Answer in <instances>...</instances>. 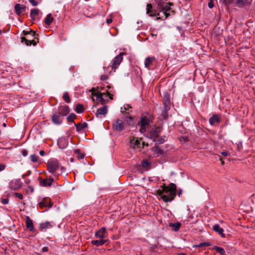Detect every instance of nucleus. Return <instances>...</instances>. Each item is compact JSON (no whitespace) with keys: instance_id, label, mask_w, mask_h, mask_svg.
Listing matches in <instances>:
<instances>
[{"instance_id":"6e6d98bb","label":"nucleus","mask_w":255,"mask_h":255,"mask_svg":"<svg viewBox=\"0 0 255 255\" xmlns=\"http://www.w3.org/2000/svg\"><path fill=\"white\" fill-rule=\"evenodd\" d=\"M5 165L3 164H0V172L3 170L5 168Z\"/></svg>"},{"instance_id":"6ab92c4d","label":"nucleus","mask_w":255,"mask_h":255,"mask_svg":"<svg viewBox=\"0 0 255 255\" xmlns=\"http://www.w3.org/2000/svg\"><path fill=\"white\" fill-rule=\"evenodd\" d=\"M252 0H235L234 3L239 7H242L244 5L250 3Z\"/></svg>"},{"instance_id":"680f3d73","label":"nucleus","mask_w":255,"mask_h":255,"mask_svg":"<svg viewBox=\"0 0 255 255\" xmlns=\"http://www.w3.org/2000/svg\"><path fill=\"white\" fill-rule=\"evenodd\" d=\"M39 154L41 156H43L45 154V152L44 150H40L39 152Z\"/></svg>"},{"instance_id":"ea45409f","label":"nucleus","mask_w":255,"mask_h":255,"mask_svg":"<svg viewBox=\"0 0 255 255\" xmlns=\"http://www.w3.org/2000/svg\"><path fill=\"white\" fill-rule=\"evenodd\" d=\"M131 108V107L129 105H126L124 106L123 108H121V112L122 113H126L127 111H128L129 109Z\"/></svg>"},{"instance_id":"37998d69","label":"nucleus","mask_w":255,"mask_h":255,"mask_svg":"<svg viewBox=\"0 0 255 255\" xmlns=\"http://www.w3.org/2000/svg\"><path fill=\"white\" fill-rule=\"evenodd\" d=\"M210 244L209 243H202L196 246L197 247H209Z\"/></svg>"},{"instance_id":"9d476101","label":"nucleus","mask_w":255,"mask_h":255,"mask_svg":"<svg viewBox=\"0 0 255 255\" xmlns=\"http://www.w3.org/2000/svg\"><path fill=\"white\" fill-rule=\"evenodd\" d=\"M108 112V107L104 106L103 107L99 108L97 110L95 113L96 116L97 118H101L102 116H105Z\"/></svg>"},{"instance_id":"a211bd4d","label":"nucleus","mask_w":255,"mask_h":255,"mask_svg":"<svg viewBox=\"0 0 255 255\" xmlns=\"http://www.w3.org/2000/svg\"><path fill=\"white\" fill-rule=\"evenodd\" d=\"M106 233V229L105 228L103 227L99 231L95 233V236L96 238H99L103 239L105 238V234Z\"/></svg>"},{"instance_id":"f3484780","label":"nucleus","mask_w":255,"mask_h":255,"mask_svg":"<svg viewBox=\"0 0 255 255\" xmlns=\"http://www.w3.org/2000/svg\"><path fill=\"white\" fill-rule=\"evenodd\" d=\"M14 9L16 14L18 15L23 13L25 11V7L20 4H16L14 6Z\"/></svg>"},{"instance_id":"bb28decb","label":"nucleus","mask_w":255,"mask_h":255,"mask_svg":"<svg viewBox=\"0 0 255 255\" xmlns=\"http://www.w3.org/2000/svg\"><path fill=\"white\" fill-rule=\"evenodd\" d=\"M53 21V18L50 13L48 14L44 19V22L47 25H49Z\"/></svg>"},{"instance_id":"4be33fe9","label":"nucleus","mask_w":255,"mask_h":255,"mask_svg":"<svg viewBox=\"0 0 255 255\" xmlns=\"http://www.w3.org/2000/svg\"><path fill=\"white\" fill-rule=\"evenodd\" d=\"M92 95L93 96L97 97V98L100 99L102 101H103L104 100L102 96L104 94H105V93H102L100 92L99 91H97L94 88H93L92 89Z\"/></svg>"},{"instance_id":"6e6552de","label":"nucleus","mask_w":255,"mask_h":255,"mask_svg":"<svg viewBox=\"0 0 255 255\" xmlns=\"http://www.w3.org/2000/svg\"><path fill=\"white\" fill-rule=\"evenodd\" d=\"M140 140L141 139H138L137 137L133 136L130 137L129 139L130 147L133 149L139 148L140 145Z\"/></svg>"},{"instance_id":"7c9ffc66","label":"nucleus","mask_w":255,"mask_h":255,"mask_svg":"<svg viewBox=\"0 0 255 255\" xmlns=\"http://www.w3.org/2000/svg\"><path fill=\"white\" fill-rule=\"evenodd\" d=\"M152 150L154 151V153L156 154V156H158L164 153V151L157 146L153 147Z\"/></svg>"},{"instance_id":"3c124183","label":"nucleus","mask_w":255,"mask_h":255,"mask_svg":"<svg viewBox=\"0 0 255 255\" xmlns=\"http://www.w3.org/2000/svg\"><path fill=\"white\" fill-rule=\"evenodd\" d=\"M29 1L31 3L33 6H36L38 4L37 2L35 0H29Z\"/></svg>"},{"instance_id":"f03ea898","label":"nucleus","mask_w":255,"mask_h":255,"mask_svg":"<svg viewBox=\"0 0 255 255\" xmlns=\"http://www.w3.org/2000/svg\"><path fill=\"white\" fill-rule=\"evenodd\" d=\"M157 9L163 13L166 18L170 15V12L174 13V11L172 10L170 7V6L173 4L172 3H167L162 0H157Z\"/></svg>"},{"instance_id":"9b49d317","label":"nucleus","mask_w":255,"mask_h":255,"mask_svg":"<svg viewBox=\"0 0 255 255\" xmlns=\"http://www.w3.org/2000/svg\"><path fill=\"white\" fill-rule=\"evenodd\" d=\"M146 13L148 14L149 16L159 15V13H158L156 10L152 9V5L150 3H148L146 5Z\"/></svg>"},{"instance_id":"bf43d9fd","label":"nucleus","mask_w":255,"mask_h":255,"mask_svg":"<svg viewBox=\"0 0 255 255\" xmlns=\"http://www.w3.org/2000/svg\"><path fill=\"white\" fill-rule=\"evenodd\" d=\"M62 141H64L65 142H66V141L65 139H60L58 140V144L60 145V142H62Z\"/></svg>"},{"instance_id":"13d9d810","label":"nucleus","mask_w":255,"mask_h":255,"mask_svg":"<svg viewBox=\"0 0 255 255\" xmlns=\"http://www.w3.org/2000/svg\"><path fill=\"white\" fill-rule=\"evenodd\" d=\"M222 155L225 156H227L228 155V152L226 151H223L221 153Z\"/></svg>"},{"instance_id":"c756f323","label":"nucleus","mask_w":255,"mask_h":255,"mask_svg":"<svg viewBox=\"0 0 255 255\" xmlns=\"http://www.w3.org/2000/svg\"><path fill=\"white\" fill-rule=\"evenodd\" d=\"M169 226L172 228L174 231H178L181 226V224L179 223H170Z\"/></svg>"},{"instance_id":"603ef678","label":"nucleus","mask_w":255,"mask_h":255,"mask_svg":"<svg viewBox=\"0 0 255 255\" xmlns=\"http://www.w3.org/2000/svg\"><path fill=\"white\" fill-rule=\"evenodd\" d=\"M108 79V76L107 75H103L101 77V80H102V81L106 80Z\"/></svg>"},{"instance_id":"052dcab7","label":"nucleus","mask_w":255,"mask_h":255,"mask_svg":"<svg viewBox=\"0 0 255 255\" xmlns=\"http://www.w3.org/2000/svg\"><path fill=\"white\" fill-rule=\"evenodd\" d=\"M42 252H48V248L46 247H43L42 249Z\"/></svg>"},{"instance_id":"4d7b16f0","label":"nucleus","mask_w":255,"mask_h":255,"mask_svg":"<svg viewBox=\"0 0 255 255\" xmlns=\"http://www.w3.org/2000/svg\"><path fill=\"white\" fill-rule=\"evenodd\" d=\"M21 153H22V154L23 155V156H26L28 154L27 151L25 149H23L22 150Z\"/></svg>"},{"instance_id":"0e129e2a","label":"nucleus","mask_w":255,"mask_h":255,"mask_svg":"<svg viewBox=\"0 0 255 255\" xmlns=\"http://www.w3.org/2000/svg\"><path fill=\"white\" fill-rule=\"evenodd\" d=\"M106 94H107V95L110 96V98L111 99H113V98H112V96H112V95H111L109 92H106Z\"/></svg>"},{"instance_id":"4c0bfd02","label":"nucleus","mask_w":255,"mask_h":255,"mask_svg":"<svg viewBox=\"0 0 255 255\" xmlns=\"http://www.w3.org/2000/svg\"><path fill=\"white\" fill-rule=\"evenodd\" d=\"M76 118L75 114L72 113L67 117V121L69 122L74 123V119Z\"/></svg>"},{"instance_id":"c03bdc74","label":"nucleus","mask_w":255,"mask_h":255,"mask_svg":"<svg viewBox=\"0 0 255 255\" xmlns=\"http://www.w3.org/2000/svg\"><path fill=\"white\" fill-rule=\"evenodd\" d=\"M31 161L36 162L38 160V158L34 154H32L30 156Z\"/></svg>"},{"instance_id":"7ed1b4c3","label":"nucleus","mask_w":255,"mask_h":255,"mask_svg":"<svg viewBox=\"0 0 255 255\" xmlns=\"http://www.w3.org/2000/svg\"><path fill=\"white\" fill-rule=\"evenodd\" d=\"M152 121L150 117L146 116H142L140 120L138 122L137 125L140 127L139 131L143 133H144L147 128H148L150 123Z\"/></svg>"},{"instance_id":"ddd939ff","label":"nucleus","mask_w":255,"mask_h":255,"mask_svg":"<svg viewBox=\"0 0 255 255\" xmlns=\"http://www.w3.org/2000/svg\"><path fill=\"white\" fill-rule=\"evenodd\" d=\"M54 180L52 178H48L44 179H40V184L42 186H50Z\"/></svg>"},{"instance_id":"09e8293b","label":"nucleus","mask_w":255,"mask_h":255,"mask_svg":"<svg viewBox=\"0 0 255 255\" xmlns=\"http://www.w3.org/2000/svg\"><path fill=\"white\" fill-rule=\"evenodd\" d=\"M180 140H181V141H183L184 142L188 141V139L187 136H182L180 137Z\"/></svg>"},{"instance_id":"72a5a7b5","label":"nucleus","mask_w":255,"mask_h":255,"mask_svg":"<svg viewBox=\"0 0 255 255\" xmlns=\"http://www.w3.org/2000/svg\"><path fill=\"white\" fill-rule=\"evenodd\" d=\"M75 111L78 113H82L84 111V109L83 105L81 104L77 105Z\"/></svg>"},{"instance_id":"cd10ccee","label":"nucleus","mask_w":255,"mask_h":255,"mask_svg":"<svg viewBox=\"0 0 255 255\" xmlns=\"http://www.w3.org/2000/svg\"><path fill=\"white\" fill-rule=\"evenodd\" d=\"M170 108H166L165 107L163 108L161 114V116L163 119L166 120L168 119V111L170 110Z\"/></svg>"},{"instance_id":"393cba45","label":"nucleus","mask_w":255,"mask_h":255,"mask_svg":"<svg viewBox=\"0 0 255 255\" xmlns=\"http://www.w3.org/2000/svg\"><path fill=\"white\" fill-rule=\"evenodd\" d=\"M51 227L52 226L50 225L49 222H45L39 224V228L41 231H43V230L49 228Z\"/></svg>"},{"instance_id":"aec40b11","label":"nucleus","mask_w":255,"mask_h":255,"mask_svg":"<svg viewBox=\"0 0 255 255\" xmlns=\"http://www.w3.org/2000/svg\"><path fill=\"white\" fill-rule=\"evenodd\" d=\"M25 223L26 228L30 231L34 230V227L33 225L32 221L30 219L29 217L26 216L25 219Z\"/></svg>"},{"instance_id":"5701e85b","label":"nucleus","mask_w":255,"mask_h":255,"mask_svg":"<svg viewBox=\"0 0 255 255\" xmlns=\"http://www.w3.org/2000/svg\"><path fill=\"white\" fill-rule=\"evenodd\" d=\"M220 122V119L216 115H213L209 119V123L211 125H213L215 123H219Z\"/></svg>"},{"instance_id":"de8ad7c7","label":"nucleus","mask_w":255,"mask_h":255,"mask_svg":"<svg viewBox=\"0 0 255 255\" xmlns=\"http://www.w3.org/2000/svg\"><path fill=\"white\" fill-rule=\"evenodd\" d=\"M127 123L129 125H133V123L132 122V118L131 117H129L127 120Z\"/></svg>"},{"instance_id":"e2e57ef3","label":"nucleus","mask_w":255,"mask_h":255,"mask_svg":"<svg viewBox=\"0 0 255 255\" xmlns=\"http://www.w3.org/2000/svg\"><path fill=\"white\" fill-rule=\"evenodd\" d=\"M112 19H108L107 20V23L109 24H110L111 23H112Z\"/></svg>"},{"instance_id":"8fccbe9b","label":"nucleus","mask_w":255,"mask_h":255,"mask_svg":"<svg viewBox=\"0 0 255 255\" xmlns=\"http://www.w3.org/2000/svg\"><path fill=\"white\" fill-rule=\"evenodd\" d=\"M15 195L16 197L18 198L19 199H23V195L22 194L19 193H15Z\"/></svg>"},{"instance_id":"4468645a","label":"nucleus","mask_w":255,"mask_h":255,"mask_svg":"<svg viewBox=\"0 0 255 255\" xmlns=\"http://www.w3.org/2000/svg\"><path fill=\"white\" fill-rule=\"evenodd\" d=\"M161 131V129L160 127H155L150 130V135L151 137H157Z\"/></svg>"},{"instance_id":"49530a36","label":"nucleus","mask_w":255,"mask_h":255,"mask_svg":"<svg viewBox=\"0 0 255 255\" xmlns=\"http://www.w3.org/2000/svg\"><path fill=\"white\" fill-rule=\"evenodd\" d=\"M208 5L209 8H213L214 6L213 0H210V1H209V2L208 3Z\"/></svg>"},{"instance_id":"864d4df0","label":"nucleus","mask_w":255,"mask_h":255,"mask_svg":"<svg viewBox=\"0 0 255 255\" xmlns=\"http://www.w3.org/2000/svg\"><path fill=\"white\" fill-rule=\"evenodd\" d=\"M39 42V39L37 38V41H36L35 40H31V45H33V46H35L37 44V43Z\"/></svg>"},{"instance_id":"a878e982","label":"nucleus","mask_w":255,"mask_h":255,"mask_svg":"<svg viewBox=\"0 0 255 255\" xmlns=\"http://www.w3.org/2000/svg\"><path fill=\"white\" fill-rule=\"evenodd\" d=\"M39 10L37 8L32 9L30 11V17L32 20L35 19V17L38 15Z\"/></svg>"},{"instance_id":"b1692460","label":"nucleus","mask_w":255,"mask_h":255,"mask_svg":"<svg viewBox=\"0 0 255 255\" xmlns=\"http://www.w3.org/2000/svg\"><path fill=\"white\" fill-rule=\"evenodd\" d=\"M106 242V240H104L103 239H101L99 240H93L91 242V244L97 247H99L100 246L104 245Z\"/></svg>"},{"instance_id":"20e7f679","label":"nucleus","mask_w":255,"mask_h":255,"mask_svg":"<svg viewBox=\"0 0 255 255\" xmlns=\"http://www.w3.org/2000/svg\"><path fill=\"white\" fill-rule=\"evenodd\" d=\"M126 125L125 123L120 119L116 120L112 124L113 129L116 131H121L125 129Z\"/></svg>"},{"instance_id":"dca6fc26","label":"nucleus","mask_w":255,"mask_h":255,"mask_svg":"<svg viewBox=\"0 0 255 255\" xmlns=\"http://www.w3.org/2000/svg\"><path fill=\"white\" fill-rule=\"evenodd\" d=\"M52 122L57 125H59L62 123V120L60 119V115L59 113H55L51 118Z\"/></svg>"},{"instance_id":"5fc2aeb1","label":"nucleus","mask_w":255,"mask_h":255,"mask_svg":"<svg viewBox=\"0 0 255 255\" xmlns=\"http://www.w3.org/2000/svg\"><path fill=\"white\" fill-rule=\"evenodd\" d=\"M8 198H4V199H2V200H1V202L3 204H6L8 203Z\"/></svg>"},{"instance_id":"f704fd0d","label":"nucleus","mask_w":255,"mask_h":255,"mask_svg":"<svg viewBox=\"0 0 255 255\" xmlns=\"http://www.w3.org/2000/svg\"><path fill=\"white\" fill-rule=\"evenodd\" d=\"M214 249L219 253L221 255H224L225 254V250L222 248L215 246L214 247Z\"/></svg>"},{"instance_id":"69168bd1","label":"nucleus","mask_w":255,"mask_h":255,"mask_svg":"<svg viewBox=\"0 0 255 255\" xmlns=\"http://www.w3.org/2000/svg\"><path fill=\"white\" fill-rule=\"evenodd\" d=\"M182 194V190L181 189H179L178 192V196H180V195Z\"/></svg>"},{"instance_id":"e433bc0d","label":"nucleus","mask_w":255,"mask_h":255,"mask_svg":"<svg viewBox=\"0 0 255 255\" xmlns=\"http://www.w3.org/2000/svg\"><path fill=\"white\" fill-rule=\"evenodd\" d=\"M63 98L67 103L71 102V100L68 93H65L63 96Z\"/></svg>"},{"instance_id":"c85d7f7f","label":"nucleus","mask_w":255,"mask_h":255,"mask_svg":"<svg viewBox=\"0 0 255 255\" xmlns=\"http://www.w3.org/2000/svg\"><path fill=\"white\" fill-rule=\"evenodd\" d=\"M88 126V124L86 123H84L83 124L79 123L78 124L75 125V127L76 128V130L77 131H80L82 129L86 128Z\"/></svg>"},{"instance_id":"f8f14e48","label":"nucleus","mask_w":255,"mask_h":255,"mask_svg":"<svg viewBox=\"0 0 255 255\" xmlns=\"http://www.w3.org/2000/svg\"><path fill=\"white\" fill-rule=\"evenodd\" d=\"M39 207L42 209L44 207L51 208L52 206V203L50 202L49 198H44L39 204Z\"/></svg>"},{"instance_id":"2eb2a0df","label":"nucleus","mask_w":255,"mask_h":255,"mask_svg":"<svg viewBox=\"0 0 255 255\" xmlns=\"http://www.w3.org/2000/svg\"><path fill=\"white\" fill-rule=\"evenodd\" d=\"M70 112V109L68 106L61 107L59 108L58 113L62 116H65Z\"/></svg>"},{"instance_id":"0eeeda50","label":"nucleus","mask_w":255,"mask_h":255,"mask_svg":"<svg viewBox=\"0 0 255 255\" xmlns=\"http://www.w3.org/2000/svg\"><path fill=\"white\" fill-rule=\"evenodd\" d=\"M125 54V53L124 52H121L114 58L113 63L112 65L113 69H116L117 67L120 64L123 59V56Z\"/></svg>"},{"instance_id":"1a4fd4ad","label":"nucleus","mask_w":255,"mask_h":255,"mask_svg":"<svg viewBox=\"0 0 255 255\" xmlns=\"http://www.w3.org/2000/svg\"><path fill=\"white\" fill-rule=\"evenodd\" d=\"M162 102L164 107L166 108H170L171 102L170 95L167 92H164L163 93Z\"/></svg>"},{"instance_id":"a18cd8bd","label":"nucleus","mask_w":255,"mask_h":255,"mask_svg":"<svg viewBox=\"0 0 255 255\" xmlns=\"http://www.w3.org/2000/svg\"><path fill=\"white\" fill-rule=\"evenodd\" d=\"M141 164L143 167H146L149 165V162L147 160H143L142 161Z\"/></svg>"},{"instance_id":"c9c22d12","label":"nucleus","mask_w":255,"mask_h":255,"mask_svg":"<svg viewBox=\"0 0 255 255\" xmlns=\"http://www.w3.org/2000/svg\"><path fill=\"white\" fill-rule=\"evenodd\" d=\"M31 40H28L25 37H22L21 38V42L22 43L24 42L27 46H30L31 45Z\"/></svg>"},{"instance_id":"79ce46f5","label":"nucleus","mask_w":255,"mask_h":255,"mask_svg":"<svg viewBox=\"0 0 255 255\" xmlns=\"http://www.w3.org/2000/svg\"><path fill=\"white\" fill-rule=\"evenodd\" d=\"M221 1L225 4H229L234 3L235 0H221Z\"/></svg>"},{"instance_id":"338daca9","label":"nucleus","mask_w":255,"mask_h":255,"mask_svg":"<svg viewBox=\"0 0 255 255\" xmlns=\"http://www.w3.org/2000/svg\"><path fill=\"white\" fill-rule=\"evenodd\" d=\"M178 255H186L185 253H179Z\"/></svg>"},{"instance_id":"39448f33","label":"nucleus","mask_w":255,"mask_h":255,"mask_svg":"<svg viewBox=\"0 0 255 255\" xmlns=\"http://www.w3.org/2000/svg\"><path fill=\"white\" fill-rule=\"evenodd\" d=\"M47 170L54 173L59 167V164L57 160H52L47 163Z\"/></svg>"},{"instance_id":"a19ab883","label":"nucleus","mask_w":255,"mask_h":255,"mask_svg":"<svg viewBox=\"0 0 255 255\" xmlns=\"http://www.w3.org/2000/svg\"><path fill=\"white\" fill-rule=\"evenodd\" d=\"M154 141L156 142L157 144H162L164 142L165 140L164 137L161 136L158 138L157 139H155Z\"/></svg>"},{"instance_id":"58836bf2","label":"nucleus","mask_w":255,"mask_h":255,"mask_svg":"<svg viewBox=\"0 0 255 255\" xmlns=\"http://www.w3.org/2000/svg\"><path fill=\"white\" fill-rule=\"evenodd\" d=\"M74 151L75 153L78 154V158L79 159H82L84 158L85 155L83 153H81L79 149H75Z\"/></svg>"},{"instance_id":"774afa93","label":"nucleus","mask_w":255,"mask_h":255,"mask_svg":"<svg viewBox=\"0 0 255 255\" xmlns=\"http://www.w3.org/2000/svg\"><path fill=\"white\" fill-rule=\"evenodd\" d=\"M220 160L222 161V162H221L222 164L223 165L224 164V162L223 161H222V158H220Z\"/></svg>"},{"instance_id":"2f4dec72","label":"nucleus","mask_w":255,"mask_h":255,"mask_svg":"<svg viewBox=\"0 0 255 255\" xmlns=\"http://www.w3.org/2000/svg\"><path fill=\"white\" fill-rule=\"evenodd\" d=\"M154 58H151L149 57H147L145 59V62H144V65H145V67L148 68L149 67V66H150L151 64L152 63V62H153V61L154 60Z\"/></svg>"},{"instance_id":"423d86ee","label":"nucleus","mask_w":255,"mask_h":255,"mask_svg":"<svg viewBox=\"0 0 255 255\" xmlns=\"http://www.w3.org/2000/svg\"><path fill=\"white\" fill-rule=\"evenodd\" d=\"M22 183L19 179L11 180L9 183V187L13 190H17L21 187Z\"/></svg>"},{"instance_id":"f257e3e1","label":"nucleus","mask_w":255,"mask_h":255,"mask_svg":"<svg viewBox=\"0 0 255 255\" xmlns=\"http://www.w3.org/2000/svg\"><path fill=\"white\" fill-rule=\"evenodd\" d=\"M161 189L156 191V194L158 198L162 199L165 202H171L176 195V185L170 183L168 186L164 184L161 186Z\"/></svg>"},{"instance_id":"473e14b6","label":"nucleus","mask_w":255,"mask_h":255,"mask_svg":"<svg viewBox=\"0 0 255 255\" xmlns=\"http://www.w3.org/2000/svg\"><path fill=\"white\" fill-rule=\"evenodd\" d=\"M22 34L24 35L31 34L32 37H35L36 36L35 32L32 30L31 29H29V31L23 30L22 31Z\"/></svg>"},{"instance_id":"412c9836","label":"nucleus","mask_w":255,"mask_h":255,"mask_svg":"<svg viewBox=\"0 0 255 255\" xmlns=\"http://www.w3.org/2000/svg\"><path fill=\"white\" fill-rule=\"evenodd\" d=\"M213 230L216 232L218 233L222 238H225V235L224 234V230L222 228H221L218 224H216L213 226Z\"/></svg>"}]
</instances>
